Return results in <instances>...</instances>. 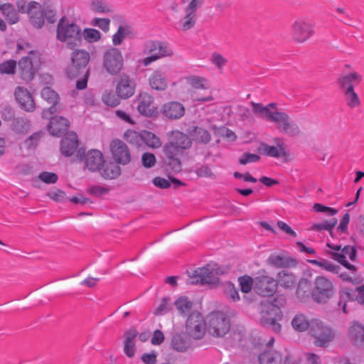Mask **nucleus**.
Wrapping results in <instances>:
<instances>
[{"instance_id": "38", "label": "nucleus", "mask_w": 364, "mask_h": 364, "mask_svg": "<svg viewBox=\"0 0 364 364\" xmlns=\"http://www.w3.org/2000/svg\"><path fill=\"white\" fill-rule=\"evenodd\" d=\"M189 134L195 141L199 143L208 144L211 140L210 134L202 127H193Z\"/></svg>"}, {"instance_id": "37", "label": "nucleus", "mask_w": 364, "mask_h": 364, "mask_svg": "<svg viewBox=\"0 0 364 364\" xmlns=\"http://www.w3.org/2000/svg\"><path fill=\"white\" fill-rule=\"evenodd\" d=\"M308 262L313 265L319 267L321 269L333 274H339V270L341 269L338 265H336L326 259H320L319 260L309 259Z\"/></svg>"}, {"instance_id": "2", "label": "nucleus", "mask_w": 364, "mask_h": 364, "mask_svg": "<svg viewBox=\"0 0 364 364\" xmlns=\"http://www.w3.org/2000/svg\"><path fill=\"white\" fill-rule=\"evenodd\" d=\"M90 59L89 53L85 50H75L71 54V64L66 68V74L70 79L82 75V77L76 82L77 90H84L87 87L90 70L86 67Z\"/></svg>"}, {"instance_id": "64", "label": "nucleus", "mask_w": 364, "mask_h": 364, "mask_svg": "<svg viewBox=\"0 0 364 364\" xmlns=\"http://www.w3.org/2000/svg\"><path fill=\"white\" fill-rule=\"evenodd\" d=\"M188 83L196 89H202L205 88L203 85V82L205 79L198 76H191L188 79Z\"/></svg>"}, {"instance_id": "22", "label": "nucleus", "mask_w": 364, "mask_h": 364, "mask_svg": "<svg viewBox=\"0 0 364 364\" xmlns=\"http://www.w3.org/2000/svg\"><path fill=\"white\" fill-rule=\"evenodd\" d=\"M26 13L33 27L39 29L44 26L41 4L36 1H31L27 6Z\"/></svg>"}, {"instance_id": "48", "label": "nucleus", "mask_w": 364, "mask_h": 364, "mask_svg": "<svg viewBox=\"0 0 364 364\" xmlns=\"http://www.w3.org/2000/svg\"><path fill=\"white\" fill-rule=\"evenodd\" d=\"M31 127V122L25 118H18L14 122V130L18 133H27Z\"/></svg>"}, {"instance_id": "46", "label": "nucleus", "mask_w": 364, "mask_h": 364, "mask_svg": "<svg viewBox=\"0 0 364 364\" xmlns=\"http://www.w3.org/2000/svg\"><path fill=\"white\" fill-rule=\"evenodd\" d=\"M310 289V282L306 278H302L299 280L298 283V287L296 289V295L299 299H304L308 296Z\"/></svg>"}, {"instance_id": "56", "label": "nucleus", "mask_w": 364, "mask_h": 364, "mask_svg": "<svg viewBox=\"0 0 364 364\" xmlns=\"http://www.w3.org/2000/svg\"><path fill=\"white\" fill-rule=\"evenodd\" d=\"M331 257L332 259L341 263L352 272H355L356 271L357 268L355 266L348 262V261L346 259V256L343 254L331 253Z\"/></svg>"}, {"instance_id": "30", "label": "nucleus", "mask_w": 364, "mask_h": 364, "mask_svg": "<svg viewBox=\"0 0 364 364\" xmlns=\"http://www.w3.org/2000/svg\"><path fill=\"white\" fill-rule=\"evenodd\" d=\"M138 332L134 328H130L124 333V352L128 358H133L136 353L134 340Z\"/></svg>"}, {"instance_id": "34", "label": "nucleus", "mask_w": 364, "mask_h": 364, "mask_svg": "<svg viewBox=\"0 0 364 364\" xmlns=\"http://www.w3.org/2000/svg\"><path fill=\"white\" fill-rule=\"evenodd\" d=\"M267 262L269 265L277 268H285L296 264L295 259H289L285 257L277 255H271L267 258Z\"/></svg>"}, {"instance_id": "28", "label": "nucleus", "mask_w": 364, "mask_h": 364, "mask_svg": "<svg viewBox=\"0 0 364 364\" xmlns=\"http://www.w3.org/2000/svg\"><path fill=\"white\" fill-rule=\"evenodd\" d=\"M150 87L157 91H164L168 87L166 73L160 69L155 70L149 77Z\"/></svg>"}, {"instance_id": "10", "label": "nucleus", "mask_w": 364, "mask_h": 364, "mask_svg": "<svg viewBox=\"0 0 364 364\" xmlns=\"http://www.w3.org/2000/svg\"><path fill=\"white\" fill-rule=\"evenodd\" d=\"M219 270L216 264H208L205 267L194 271L191 283L192 284H218L219 279L217 275L219 274Z\"/></svg>"}, {"instance_id": "1", "label": "nucleus", "mask_w": 364, "mask_h": 364, "mask_svg": "<svg viewBox=\"0 0 364 364\" xmlns=\"http://www.w3.org/2000/svg\"><path fill=\"white\" fill-rule=\"evenodd\" d=\"M252 112L258 117L274 122L277 129L283 133L295 136L301 133L299 126L284 112L277 109L276 103L264 106L262 103L250 102Z\"/></svg>"}, {"instance_id": "21", "label": "nucleus", "mask_w": 364, "mask_h": 364, "mask_svg": "<svg viewBox=\"0 0 364 364\" xmlns=\"http://www.w3.org/2000/svg\"><path fill=\"white\" fill-rule=\"evenodd\" d=\"M363 80L362 75L355 71L343 74L337 79V84L342 92L354 90Z\"/></svg>"}, {"instance_id": "26", "label": "nucleus", "mask_w": 364, "mask_h": 364, "mask_svg": "<svg viewBox=\"0 0 364 364\" xmlns=\"http://www.w3.org/2000/svg\"><path fill=\"white\" fill-rule=\"evenodd\" d=\"M168 141L183 151L192 146V140L185 133L179 130H173L168 133Z\"/></svg>"}, {"instance_id": "58", "label": "nucleus", "mask_w": 364, "mask_h": 364, "mask_svg": "<svg viewBox=\"0 0 364 364\" xmlns=\"http://www.w3.org/2000/svg\"><path fill=\"white\" fill-rule=\"evenodd\" d=\"M353 299L351 297L350 293L347 291H342L340 292V299L338 302V306L342 308V310L344 313H348L347 311V302L352 301Z\"/></svg>"}, {"instance_id": "15", "label": "nucleus", "mask_w": 364, "mask_h": 364, "mask_svg": "<svg viewBox=\"0 0 364 364\" xmlns=\"http://www.w3.org/2000/svg\"><path fill=\"white\" fill-rule=\"evenodd\" d=\"M41 97L48 103L51 104L48 109H44L41 113L42 118L48 119L49 116L55 113H60L63 107L60 104L58 94L49 87H46L41 90Z\"/></svg>"}, {"instance_id": "4", "label": "nucleus", "mask_w": 364, "mask_h": 364, "mask_svg": "<svg viewBox=\"0 0 364 364\" xmlns=\"http://www.w3.org/2000/svg\"><path fill=\"white\" fill-rule=\"evenodd\" d=\"M143 53L149 55L141 60V64L146 67L160 59L171 57L173 50L166 42L151 40L144 43Z\"/></svg>"}, {"instance_id": "3", "label": "nucleus", "mask_w": 364, "mask_h": 364, "mask_svg": "<svg viewBox=\"0 0 364 364\" xmlns=\"http://www.w3.org/2000/svg\"><path fill=\"white\" fill-rule=\"evenodd\" d=\"M56 38L63 43L70 49L80 46L82 43V31L80 27L66 16L60 18L57 29Z\"/></svg>"}, {"instance_id": "55", "label": "nucleus", "mask_w": 364, "mask_h": 364, "mask_svg": "<svg viewBox=\"0 0 364 364\" xmlns=\"http://www.w3.org/2000/svg\"><path fill=\"white\" fill-rule=\"evenodd\" d=\"M336 224H337V219L332 218L329 221H324L321 223L314 224L311 229L314 230H317V231L326 230H329L331 232V230L336 226Z\"/></svg>"}, {"instance_id": "52", "label": "nucleus", "mask_w": 364, "mask_h": 364, "mask_svg": "<svg viewBox=\"0 0 364 364\" xmlns=\"http://www.w3.org/2000/svg\"><path fill=\"white\" fill-rule=\"evenodd\" d=\"M44 135V132L42 131L36 132L31 134L25 141V144L28 149H35L40 141L41 139Z\"/></svg>"}, {"instance_id": "49", "label": "nucleus", "mask_w": 364, "mask_h": 364, "mask_svg": "<svg viewBox=\"0 0 364 364\" xmlns=\"http://www.w3.org/2000/svg\"><path fill=\"white\" fill-rule=\"evenodd\" d=\"M103 66L109 73L114 74V49H109L105 53Z\"/></svg>"}, {"instance_id": "32", "label": "nucleus", "mask_w": 364, "mask_h": 364, "mask_svg": "<svg viewBox=\"0 0 364 364\" xmlns=\"http://www.w3.org/2000/svg\"><path fill=\"white\" fill-rule=\"evenodd\" d=\"M261 154L279 158L286 155V151L282 145H278V146H269L266 143H262L258 149Z\"/></svg>"}, {"instance_id": "19", "label": "nucleus", "mask_w": 364, "mask_h": 364, "mask_svg": "<svg viewBox=\"0 0 364 364\" xmlns=\"http://www.w3.org/2000/svg\"><path fill=\"white\" fill-rule=\"evenodd\" d=\"M15 98L20 107L26 112H33L36 108L34 100L29 91L22 87H17L14 92Z\"/></svg>"}, {"instance_id": "51", "label": "nucleus", "mask_w": 364, "mask_h": 364, "mask_svg": "<svg viewBox=\"0 0 364 364\" xmlns=\"http://www.w3.org/2000/svg\"><path fill=\"white\" fill-rule=\"evenodd\" d=\"M16 70V62L14 60H7L0 63V73L14 75Z\"/></svg>"}, {"instance_id": "59", "label": "nucleus", "mask_w": 364, "mask_h": 364, "mask_svg": "<svg viewBox=\"0 0 364 364\" xmlns=\"http://www.w3.org/2000/svg\"><path fill=\"white\" fill-rule=\"evenodd\" d=\"M38 178L45 183H55L58 179L56 173L53 172L43 171L38 175Z\"/></svg>"}, {"instance_id": "44", "label": "nucleus", "mask_w": 364, "mask_h": 364, "mask_svg": "<svg viewBox=\"0 0 364 364\" xmlns=\"http://www.w3.org/2000/svg\"><path fill=\"white\" fill-rule=\"evenodd\" d=\"M171 345L173 349L180 352L186 351L190 347L189 341L179 334L173 336Z\"/></svg>"}, {"instance_id": "17", "label": "nucleus", "mask_w": 364, "mask_h": 364, "mask_svg": "<svg viewBox=\"0 0 364 364\" xmlns=\"http://www.w3.org/2000/svg\"><path fill=\"white\" fill-rule=\"evenodd\" d=\"M277 288L276 281L267 275L258 276L255 278L254 291L262 296L273 295Z\"/></svg>"}, {"instance_id": "62", "label": "nucleus", "mask_w": 364, "mask_h": 364, "mask_svg": "<svg viewBox=\"0 0 364 364\" xmlns=\"http://www.w3.org/2000/svg\"><path fill=\"white\" fill-rule=\"evenodd\" d=\"M260 159L259 156L250 154V153H244L242 156L239 159V163L242 165H245L248 163L257 162Z\"/></svg>"}, {"instance_id": "33", "label": "nucleus", "mask_w": 364, "mask_h": 364, "mask_svg": "<svg viewBox=\"0 0 364 364\" xmlns=\"http://www.w3.org/2000/svg\"><path fill=\"white\" fill-rule=\"evenodd\" d=\"M258 359L259 364H282V357L276 350H265L259 354Z\"/></svg>"}, {"instance_id": "57", "label": "nucleus", "mask_w": 364, "mask_h": 364, "mask_svg": "<svg viewBox=\"0 0 364 364\" xmlns=\"http://www.w3.org/2000/svg\"><path fill=\"white\" fill-rule=\"evenodd\" d=\"M110 20L107 18H95L92 19L90 25L99 27L103 31L106 32L109 29Z\"/></svg>"}, {"instance_id": "31", "label": "nucleus", "mask_w": 364, "mask_h": 364, "mask_svg": "<svg viewBox=\"0 0 364 364\" xmlns=\"http://www.w3.org/2000/svg\"><path fill=\"white\" fill-rule=\"evenodd\" d=\"M276 283L284 289H292L296 284V277L287 270L279 272L277 277Z\"/></svg>"}, {"instance_id": "29", "label": "nucleus", "mask_w": 364, "mask_h": 364, "mask_svg": "<svg viewBox=\"0 0 364 364\" xmlns=\"http://www.w3.org/2000/svg\"><path fill=\"white\" fill-rule=\"evenodd\" d=\"M132 155L127 145L119 140H115V164L125 166L130 163Z\"/></svg>"}, {"instance_id": "60", "label": "nucleus", "mask_w": 364, "mask_h": 364, "mask_svg": "<svg viewBox=\"0 0 364 364\" xmlns=\"http://www.w3.org/2000/svg\"><path fill=\"white\" fill-rule=\"evenodd\" d=\"M141 162L144 167L151 168L156 164V159L154 154L146 152L141 156Z\"/></svg>"}, {"instance_id": "7", "label": "nucleus", "mask_w": 364, "mask_h": 364, "mask_svg": "<svg viewBox=\"0 0 364 364\" xmlns=\"http://www.w3.org/2000/svg\"><path fill=\"white\" fill-rule=\"evenodd\" d=\"M77 159L83 162L85 167L91 172H97L105 162L102 153L98 149H90L87 151L83 148L78 149L76 154Z\"/></svg>"}, {"instance_id": "13", "label": "nucleus", "mask_w": 364, "mask_h": 364, "mask_svg": "<svg viewBox=\"0 0 364 364\" xmlns=\"http://www.w3.org/2000/svg\"><path fill=\"white\" fill-rule=\"evenodd\" d=\"M314 25L311 21L298 18L291 25L292 38L297 43H304L314 35Z\"/></svg>"}, {"instance_id": "50", "label": "nucleus", "mask_w": 364, "mask_h": 364, "mask_svg": "<svg viewBox=\"0 0 364 364\" xmlns=\"http://www.w3.org/2000/svg\"><path fill=\"white\" fill-rule=\"evenodd\" d=\"M82 37L89 43H95L100 39L101 33L95 28H85L82 32Z\"/></svg>"}, {"instance_id": "18", "label": "nucleus", "mask_w": 364, "mask_h": 364, "mask_svg": "<svg viewBox=\"0 0 364 364\" xmlns=\"http://www.w3.org/2000/svg\"><path fill=\"white\" fill-rule=\"evenodd\" d=\"M48 119L50 122L47 125V129L51 135L59 137L68 133L70 127V122L68 119L58 115L53 117L50 115Z\"/></svg>"}, {"instance_id": "14", "label": "nucleus", "mask_w": 364, "mask_h": 364, "mask_svg": "<svg viewBox=\"0 0 364 364\" xmlns=\"http://www.w3.org/2000/svg\"><path fill=\"white\" fill-rule=\"evenodd\" d=\"M186 331L187 334L194 339L203 338L205 332V323L200 313H191L186 321Z\"/></svg>"}, {"instance_id": "53", "label": "nucleus", "mask_w": 364, "mask_h": 364, "mask_svg": "<svg viewBox=\"0 0 364 364\" xmlns=\"http://www.w3.org/2000/svg\"><path fill=\"white\" fill-rule=\"evenodd\" d=\"M255 279L249 276H243L239 278L240 289L244 293H248L251 289H254Z\"/></svg>"}, {"instance_id": "35", "label": "nucleus", "mask_w": 364, "mask_h": 364, "mask_svg": "<svg viewBox=\"0 0 364 364\" xmlns=\"http://www.w3.org/2000/svg\"><path fill=\"white\" fill-rule=\"evenodd\" d=\"M0 10L10 24L16 23L19 21L18 12L11 4L6 3L1 5Z\"/></svg>"}, {"instance_id": "12", "label": "nucleus", "mask_w": 364, "mask_h": 364, "mask_svg": "<svg viewBox=\"0 0 364 364\" xmlns=\"http://www.w3.org/2000/svg\"><path fill=\"white\" fill-rule=\"evenodd\" d=\"M115 24L117 26L115 32V46H120L125 41L133 40L136 36V31L132 23L122 16L115 18Z\"/></svg>"}, {"instance_id": "47", "label": "nucleus", "mask_w": 364, "mask_h": 364, "mask_svg": "<svg viewBox=\"0 0 364 364\" xmlns=\"http://www.w3.org/2000/svg\"><path fill=\"white\" fill-rule=\"evenodd\" d=\"M97 172H99L100 176L106 180L112 179L114 178V164L107 162L105 160L103 165H102L100 170Z\"/></svg>"}, {"instance_id": "20", "label": "nucleus", "mask_w": 364, "mask_h": 364, "mask_svg": "<svg viewBox=\"0 0 364 364\" xmlns=\"http://www.w3.org/2000/svg\"><path fill=\"white\" fill-rule=\"evenodd\" d=\"M136 101L137 110L141 115L151 117L156 114V109L153 105L154 97L151 95L141 92L138 95Z\"/></svg>"}, {"instance_id": "24", "label": "nucleus", "mask_w": 364, "mask_h": 364, "mask_svg": "<svg viewBox=\"0 0 364 364\" xmlns=\"http://www.w3.org/2000/svg\"><path fill=\"white\" fill-rule=\"evenodd\" d=\"M161 112L164 117L169 119H178L184 115L185 108L180 102L172 101L164 104Z\"/></svg>"}, {"instance_id": "40", "label": "nucleus", "mask_w": 364, "mask_h": 364, "mask_svg": "<svg viewBox=\"0 0 364 364\" xmlns=\"http://www.w3.org/2000/svg\"><path fill=\"white\" fill-rule=\"evenodd\" d=\"M342 93L344 97V101L348 107L350 109H355L360 107L361 102L355 90L344 91L342 92Z\"/></svg>"}, {"instance_id": "39", "label": "nucleus", "mask_w": 364, "mask_h": 364, "mask_svg": "<svg viewBox=\"0 0 364 364\" xmlns=\"http://www.w3.org/2000/svg\"><path fill=\"white\" fill-rule=\"evenodd\" d=\"M291 325L296 331L302 332L308 328L311 330V321L309 322L304 314H296L291 321Z\"/></svg>"}, {"instance_id": "41", "label": "nucleus", "mask_w": 364, "mask_h": 364, "mask_svg": "<svg viewBox=\"0 0 364 364\" xmlns=\"http://www.w3.org/2000/svg\"><path fill=\"white\" fill-rule=\"evenodd\" d=\"M176 309L182 316L189 314L193 309V302L186 296L179 297L174 303Z\"/></svg>"}, {"instance_id": "63", "label": "nucleus", "mask_w": 364, "mask_h": 364, "mask_svg": "<svg viewBox=\"0 0 364 364\" xmlns=\"http://www.w3.org/2000/svg\"><path fill=\"white\" fill-rule=\"evenodd\" d=\"M331 252L329 254L331 255ZM338 254H343L346 256V258L348 257L350 260L355 261L356 259V249L353 246H345L342 248L340 252H337Z\"/></svg>"}, {"instance_id": "25", "label": "nucleus", "mask_w": 364, "mask_h": 364, "mask_svg": "<svg viewBox=\"0 0 364 364\" xmlns=\"http://www.w3.org/2000/svg\"><path fill=\"white\" fill-rule=\"evenodd\" d=\"M348 338L355 347L364 349V325L353 322L348 329Z\"/></svg>"}, {"instance_id": "42", "label": "nucleus", "mask_w": 364, "mask_h": 364, "mask_svg": "<svg viewBox=\"0 0 364 364\" xmlns=\"http://www.w3.org/2000/svg\"><path fill=\"white\" fill-rule=\"evenodd\" d=\"M43 20L49 23H54L57 21V11L53 5L44 2L41 5Z\"/></svg>"}, {"instance_id": "45", "label": "nucleus", "mask_w": 364, "mask_h": 364, "mask_svg": "<svg viewBox=\"0 0 364 364\" xmlns=\"http://www.w3.org/2000/svg\"><path fill=\"white\" fill-rule=\"evenodd\" d=\"M141 138L145 144L152 149H157L161 146V141L159 137L151 132H145Z\"/></svg>"}, {"instance_id": "23", "label": "nucleus", "mask_w": 364, "mask_h": 364, "mask_svg": "<svg viewBox=\"0 0 364 364\" xmlns=\"http://www.w3.org/2000/svg\"><path fill=\"white\" fill-rule=\"evenodd\" d=\"M78 137L74 132H68L60 142V151L63 156H71L78 147Z\"/></svg>"}, {"instance_id": "27", "label": "nucleus", "mask_w": 364, "mask_h": 364, "mask_svg": "<svg viewBox=\"0 0 364 364\" xmlns=\"http://www.w3.org/2000/svg\"><path fill=\"white\" fill-rule=\"evenodd\" d=\"M18 73L20 77L26 81H31L36 73V70L29 57H23L18 61Z\"/></svg>"}, {"instance_id": "11", "label": "nucleus", "mask_w": 364, "mask_h": 364, "mask_svg": "<svg viewBox=\"0 0 364 364\" xmlns=\"http://www.w3.org/2000/svg\"><path fill=\"white\" fill-rule=\"evenodd\" d=\"M163 152L164 162L169 169L175 173L180 172L182 169L180 156L183 154L184 151L168 141L163 146Z\"/></svg>"}, {"instance_id": "16", "label": "nucleus", "mask_w": 364, "mask_h": 364, "mask_svg": "<svg viewBox=\"0 0 364 364\" xmlns=\"http://www.w3.org/2000/svg\"><path fill=\"white\" fill-rule=\"evenodd\" d=\"M136 90L134 80L126 73H120L116 80L115 94L125 100L134 95Z\"/></svg>"}, {"instance_id": "9", "label": "nucleus", "mask_w": 364, "mask_h": 364, "mask_svg": "<svg viewBox=\"0 0 364 364\" xmlns=\"http://www.w3.org/2000/svg\"><path fill=\"white\" fill-rule=\"evenodd\" d=\"M311 333L316 338L315 345L320 347L326 346L334 338L333 330L318 319L311 321Z\"/></svg>"}, {"instance_id": "6", "label": "nucleus", "mask_w": 364, "mask_h": 364, "mask_svg": "<svg viewBox=\"0 0 364 364\" xmlns=\"http://www.w3.org/2000/svg\"><path fill=\"white\" fill-rule=\"evenodd\" d=\"M230 319L225 313L213 312L208 316V331L212 336L223 337L230 331Z\"/></svg>"}, {"instance_id": "61", "label": "nucleus", "mask_w": 364, "mask_h": 364, "mask_svg": "<svg viewBox=\"0 0 364 364\" xmlns=\"http://www.w3.org/2000/svg\"><path fill=\"white\" fill-rule=\"evenodd\" d=\"M211 62L218 69H222L228 63V60L221 54L214 53L211 57Z\"/></svg>"}, {"instance_id": "36", "label": "nucleus", "mask_w": 364, "mask_h": 364, "mask_svg": "<svg viewBox=\"0 0 364 364\" xmlns=\"http://www.w3.org/2000/svg\"><path fill=\"white\" fill-rule=\"evenodd\" d=\"M221 291L231 301H237L240 299L237 289L230 282H225L219 285Z\"/></svg>"}, {"instance_id": "43", "label": "nucleus", "mask_w": 364, "mask_h": 364, "mask_svg": "<svg viewBox=\"0 0 364 364\" xmlns=\"http://www.w3.org/2000/svg\"><path fill=\"white\" fill-rule=\"evenodd\" d=\"M186 16L181 19L179 26L184 31L192 28L196 22V14L191 13L185 9Z\"/></svg>"}, {"instance_id": "8", "label": "nucleus", "mask_w": 364, "mask_h": 364, "mask_svg": "<svg viewBox=\"0 0 364 364\" xmlns=\"http://www.w3.org/2000/svg\"><path fill=\"white\" fill-rule=\"evenodd\" d=\"M279 308L274 304L267 301L261 304V318L260 323L262 326L272 329L276 333L281 330V325L277 322L275 318L279 313Z\"/></svg>"}, {"instance_id": "54", "label": "nucleus", "mask_w": 364, "mask_h": 364, "mask_svg": "<svg viewBox=\"0 0 364 364\" xmlns=\"http://www.w3.org/2000/svg\"><path fill=\"white\" fill-rule=\"evenodd\" d=\"M91 9L93 11L105 14L109 11V8L106 2L102 0H93L91 1Z\"/></svg>"}, {"instance_id": "5", "label": "nucleus", "mask_w": 364, "mask_h": 364, "mask_svg": "<svg viewBox=\"0 0 364 364\" xmlns=\"http://www.w3.org/2000/svg\"><path fill=\"white\" fill-rule=\"evenodd\" d=\"M314 284L311 296L313 300L317 303H326L336 293L332 282L323 276L316 277Z\"/></svg>"}]
</instances>
